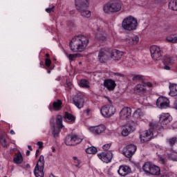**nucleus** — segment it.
Here are the masks:
<instances>
[{"label": "nucleus", "instance_id": "47", "mask_svg": "<svg viewBox=\"0 0 177 177\" xmlns=\"http://www.w3.org/2000/svg\"><path fill=\"white\" fill-rule=\"evenodd\" d=\"M37 146H39V149H43L44 148V142H38Z\"/></svg>", "mask_w": 177, "mask_h": 177}, {"label": "nucleus", "instance_id": "38", "mask_svg": "<svg viewBox=\"0 0 177 177\" xmlns=\"http://www.w3.org/2000/svg\"><path fill=\"white\" fill-rule=\"evenodd\" d=\"M80 86L82 88H89V84H88V81L86 80H80Z\"/></svg>", "mask_w": 177, "mask_h": 177}, {"label": "nucleus", "instance_id": "17", "mask_svg": "<svg viewBox=\"0 0 177 177\" xmlns=\"http://www.w3.org/2000/svg\"><path fill=\"white\" fill-rule=\"evenodd\" d=\"M132 109L129 107H124L120 112V120H127L131 117Z\"/></svg>", "mask_w": 177, "mask_h": 177}, {"label": "nucleus", "instance_id": "46", "mask_svg": "<svg viewBox=\"0 0 177 177\" xmlns=\"http://www.w3.org/2000/svg\"><path fill=\"white\" fill-rule=\"evenodd\" d=\"M75 167H76V168H80V165H81V160H76L75 161Z\"/></svg>", "mask_w": 177, "mask_h": 177}, {"label": "nucleus", "instance_id": "44", "mask_svg": "<svg viewBox=\"0 0 177 177\" xmlns=\"http://www.w3.org/2000/svg\"><path fill=\"white\" fill-rule=\"evenodd\" d=\"M111 147V143L106 144L102 147L103 150H109Z\"/></svg>", "mask_w": 177, "mask_h": 177}, {"label": "nucleus", "instance_id": "20", "mask_svg": "<svg viewBox=\"0 0 177 177\" xmlns=\"http://www.w3.org/2000/svg\"><path fill=\"white\" fill-rule=\"evenodd\" d=\"M172 121V116L169 113H162L160 115V122L162 125H168Z\"/></svg>", "mask_w": 177, "mask_h": 177}, {"label": "nucleus", "instance_id": "7", "mask_svg": "<svg viewBox=\"0 0 177 177\" xmlns=\"http://www.w3.org/2000/svg\"><path fill=\"white\" fill-rule=\"evenodd\" d=\"M45 167V158L40 156L38 162L34 169V174L36 177H44V167Z\"/></svg>", "mask_w": 177, "mask_h": 177}, {"label": "nucleus", "instance_id": "43", "mask_svg": "<svg viewBox=\"0 0 177 177\" xmlns=\"http://www.w3.org/2000/svg\"><path fill=\"white\" fill-rule=\"evenodd\" d=\"M52 64V61L49 59H45V64L46 67H50V64Z\"/></svg>", "mask_w": 177, "mask_h": 177}, {"label": "nucleus", "instance_id": "53", "mask_svg": "<svg viewBox=\"0 0 177 177\" xmlns=\"http://www.w3.org/2000/svg\"><path fill=\"white\" fill-rule=\"evenodd\" d=\"M10 133H11V135H15V131L13 130H11Z\"/></svg>", "mask_w": 177, "mask_h": 177}, {"label": "nucleus", "instance_id": "15", "mask_svg": "<svg viewBox=\"0 0 177 177\" xmlns=\"http://www.w3.org/2000/svg\"><path fill=\"white\" fill-rule=\"evenodd\" d=\"M97 156L100 160H102L103 162H106V164L111 162V160L113 159V152L111 151L98 153Z\"/></svg>", "mask_w": 177, "mask_h": 177}, {"label": "nucleus", "instance_id": "19", "mask_svg": "<svg viewBox=\"0 0 177 177\" xmlns=\"http://www.w3.org/2000/svg\"><path fill=\"white\" fill-rule=\"evenodd\" d=\"M139 42V37L138 35L128 36L126 38V44L128 46H133Z\"/></svg>", "mask_w": 177, "mask_h": 177}, {"label": "nucleus", "instance_id": "56", "mask_svg": "<svg viewBox=\"0 0 177 177\" xmlns=\"http://www.w3.org/2000/svg\"><path fill=\"white\" fill-rule=\"evenodd\" d=\"M26 168H28V169H30V165H26Z\"/></svg>", "mask_w": 177, "mask_h": 177}, {"label": "nucleus", "instance_id": "27", "mask_svg": "<svg viewBox=\"0 0 177 177\" xmlns=\"http://www.w3.org/2000/svg\"><path fill=\"white\" fill-rule=\"evenodd\" d=\"M163 64H167V66H172L174 64V58L169 55H166L163 59Z\"/></svg>", "mask_w": 177, "mask_h": 177}, {"label": "nucleus", "instance_id": "24", "mask_svg": "<svg viewBox=\"0 0 177 177\" xmlns=\"http://www.w3.org/2000/svg\"><path fill=\"white\" fill-rule=\"evenodd\" d=\"M118 173L120 176H127L128 174H131V168L128 166L122 165L119 167Z\"/></svg>", "mask_w": 177, "mask_h": 177}, {"label": "nucleus", "instance_id": "31", "mask_svg": "<svg viewBox=\"0 0 177 177\" xmlns=\"http://www.w3.org/2000/svg\"><path fill=\"white\" fill-rule=\"evenodd\" d=\"M144 115L145 112L141 109H138L133 113V117L137 119L142 118Z\"/></svg>", "mask_w": 177, "mask_h": 177}, {"label": "nucleus", "instance_id": "61", "mask_svg": "<svg viewBox=\"0 0 177 177\" xmlns=\"http://www.w3.org/2000/svg\"><path fill=\"white\" fill-rule=\"evenodd\" d=\"M109 102H110V103H111V100H109Z\"/></svg>", "mask_w": 177, "mask_h": 177}, {"label": "nucleus", "instance_id": "59", "mask_svg": "<svg viewBox=\"0 0 177 177\" xmlns=\"http://www.w3.org/2000/svg\"><path fill=\"white\" fill-rule=\"evenodd\" d=\"M71 85V83H68V86H70Z\"/></svg>", "mask_w": 177, "mask_h": 177}, {"label": "nucleus", "instance_id": "35", "mask_svg": "<svg viewBox=\"0 0 177 177\" xmlns=\"http://www.w3.org/2000/svg\"><path fill=\"white\" fill-rule=\"evenodd\" d=\"M177 141V138L176 137H173L171 138H167L166 142L171 147L174 146L175 143H176Z\"/></svg>", "mask_w": 177, "mask_h": 177}, {"label": "nucleus", "instance_id": "32", "mask_svg": "<svg viewBox=\"0 0 177 177\" xmlns=\"http://www.w3.org/2000/svg\"><path fill=\"white\" fill-rule=\"evenodd\" d=\"M64 117L65 120L68 122H73V121L75 120V117H74V115H71V113H68V112H65Z\"/></svg>", "mask_w": 177, "mask_h": 177}, {"label": "nucleus", "instance_id": "48", "mask_svg": "<svg viewBox=\"0 0 177 177\" xmlns=\"http://www.w3.org/2000/svg\"><path fill=\"white\" fill-rule=\"evenodd\" d=\"M159 160L160 161V162H162V164H165V159L164 158H162V156H160L159 158Z\"/></svg>", "mask_w": 177, "mask_h": 177}, {"label": "nucleus", "instance_id": "13", "mask_svg": "<svg viewBox=\"0 0 177 177\" xmlns=\"http://www.w3.org/2000/svg\"><path fill=\"white\" fill-rule=\"evenodd\" d=\"M153 131L151 130H145L140 133V139L142 143H147L153 138Z\"/></svg>", "mask_w": 177, "mask_h": 177}, {"label": "nucleus", "instance_id": "40", "mask_svg": "<svg viewBox=\"0 0 177 177\" xmlns=\"http://www.w3.org/2000/svg\"><path fill=\"white\" fill-rule=\"evenodd\" d=\"M78 57V54H70L68 55V58L71 62L75 60Z\"/></svg>", "mask_w": 177, "mask_h": 177}, {"label": "nucleus", "instance_id": "29", "mask_svg": "<svg viewBox=\"0 0 177 177\" xmlns=\"http://www.w3.org/2000/svg\"><path fill=\"white\" fill-rule=\"evenodd\" d=\"M13 161L15 164H21L23 162V155H21V153H16Z\"/></svg>", "mask_w": 177, "mask_h": 177}, {"label": "nucleus", "instance_id": "55", "mask_svg": "<svg viewBox=\"0 0 177 177\" xmlns=\"http://www.w3.org/2000/svg\"><path fill=\"white\" fill-rule=\"evenodd\" d=\"M161 177H169L167 174H163L161 176Z\"/></svg>", "mask_w": 177, "mask_h": 177}, {"label": "nucleus", "instance_id": "12", "mask_svg": "<svg viewBox=\"0 0 177 177\" xmlns=\"http://www.w3.org/2000/svg\"><path fill=\"white\" fill-rule=\"evenodd\" d=\"M137 147L136 145L130 144L125 147L122 150V154L127 157V158H131V157L136 152Z\"/></svg>", "mask_w": 177, "mask_h": 177}, {"label": "nucleus", "instance_id": "2", "mask_svg": "<svg viewBox=\"0 0 177 177\" xmlns=\"http://www.w3.org/2000/svg\"><path fill=\"white\" fill-rule=\"evenodd\" d=\"M75 6L82 17H91V11L88 10L89 0H75Z\"/></svg>", "mask_w": 177, "mask_h": 177}, {"label": "nucleus", "instance_id": "37", "mask_svg": "<svg viewBox=\"0 0 177 177\" xmlns=\"http://www.w3.org/2000/svg\"><path fill=\"white\" fill-rule=\"evenodd\" d=\"M100 28L97 29V39L99 41H106V38L104 35H100Z\"/></svg>", "mask_w": 177, "mask_h": 177}, {"label": "nucleus", "instance_id": "28", "mask_svg": "<svg viewBox=\"0 0 177 177\" xmlns=\"http://www.w3.org/2000/svg\"><path fill=\"white\" fill-rule=\"evenodd\" d=\"M62 104H63V102H62L60 100L54 102L53 104V110H55V111H59V110L62 109Z\"/></svg>", "mask_w": 177, "mask_h": 177}, {"label": "nucleus", "instance_id": "5", "mask_svg": "<svg viewBox=\"0 0 177 177\" xmlns=\"http://www.w3.org/2000/svg\"><path fill=\"white\" fill-rule=\"evenodd\" d=\"M122 27L123 30H126L127 31L136 30L138 27V20L131 16L128 17L122 21Z\"/></svg>", "mask_w": 177, "mask_h": 177}, {"label": "nucleus", "instance_id": "4", "mask_svg": "<svg viewBox=\"0 0 177 177\" xmlns=\"http://www.w3.org/2000/svg\"><path fill=\"white\" fill-rule=\"evenodd\" d=\"M122 8V4L120 1H112L106 3L103 7L104 13H117L120 12Z\"/></svg>", "mask_w": 177, "mask_h": 177}, {"label": "nucleus", "instance_id": "21", "mask_svg": "<svg viewBox=\"0 0 177 177\" xmlns=\"http://www.w3.org/2000/svg\"><path fill=\"white\" fill-rule=\"evenodd\" d=\"M90 131L92 133H94V135H100V133H103V132L106 131V127L103 124L91 127Z\"/></svg>", "mask_w": 177, "mask_h": 177}, {"label": "nucleus", "instance_id": "25", "mask_svg": "<svg viewBox=\"0 0 177 177\" xmlns=\"http://www.w3.org/2000/svg\"><path fill=\"white\" fill-rule=\"evenodd\" d=\"M104 86L105 88H107L109 91H113L115 86H117V84H115V82L111 79H109L106 80H104Z\"/></svg>", "mask_w": 177, "mask_h": 177}, {"label": "nucleus", "instance_id": "3", "mask_svg": "<svg viewBox=\"0 0 177 177\" xmlns=\"http://www.w3.org/2000/svg\"><path fill=\"white\" fill-rule=\"evenodd\" d=\"M50 125L52 131V136L55 139H57V137L63 128V118L62 115H57L56 124H55V118H52L50 121Z\"/></svg>", "mask_w": 177, "mask_h": 177}, {"label": "nucleus", "instance_id": "26", "mask_svg": "<svg viewBox=\"0 0 177 177\" xmlns=\"http://www.w3.org/2000/svg\"><path fill=\"white\" fill-rule=\"evenodd\" d=\"M169 95L170 96H176L177 95V84L174 83H169Z\"/></svg>", "mask_w": 177, "mask_h": 177}, {"label": "nucleus", "instance_id": "33", "mask_svg": "<svg viewBox=\"0 0 177 177\" xmlns=\"http://www.w3.org/2000/svg\"><path fill=\"white\" fill-rule=\"evenodd\" d=\"M171 10H177V0H171L169 3Z\"/></svg>", "mask_w": 177, "mask_h": 177}, {"label": "nucleus", "instance_id": "36", "mask_svg": "<svg viewBox=\"0 0 177 177\" xmlns=\"http://www.w3.org/2000/svg\"><path fill=\"white\" fill-rule=\"evenodd\" d=\"M168 157L172 161H177V152L176 151H172L170 153H168Z\"/></svg>", "mask_w": 177, "mask_h": 177}, {"label": "nucleus", "instance_id": "30", "mask_svg": "<svg viewBox=\"0 0 177 177\" xmlns=\"http://www.w3.org/2000/svg\"><path fill=\"white\" fill-rule=\"evenodd\" d=\"M132 132V127L129 125H126L122 131V136H128Z\"/></svg>", "mask_w": 177, "mask_h": 177}, {"label": "nucleus", "instance_id": "10", "mask_svg": "<svg viewBox=\"0 0 177 177\" xmlns=\"http://www.w3.org/2000/svg\"><path fill=\"white\" fill-rule=\"evenodd\" d=\"M100 112L104 117L109 118L115 114V108L112 104H107L101 108Z\"/></svg>", "mask_w": 177, "mask_h": 177}, {"label": "nucleus", "instance_id": "54", "mask_svg": "<svg viewBox=\"0 0 177 177\" xmlns=\"http://www.w3.org/2000/svg\"><path fill=\"white\" fill-rule=\"evenodd\" d=\"M26 156H30V151L29 150H28L26 151Z\"/></svg>", "mask_w": 177, "mask_h": 177}, {"label": "nucleus", "instance_id": "8", "mask_svg": "<svg viewBox=\"0 0 177 177\" xmlns=\"http://www.w3.org/2000/svg\"><path fill=\"white\" fill-rule=\"evenodd\" d=\"M142 169L146 174H150V175H160V167L156 166L149 162H145L142 166Z\"/></svg>", "mask_w": 177, "mask_h": 177}, {"label": "nucleus", "instance_id": "1", "mask_svg": "<svg viewBox=\"0 0 177 177\" xmlns=\"http://www.w3.org/2000/svg\"><path fill=\"white\" fill-rule=\"evenodd\" d=\"M89 45V37L84 35L75 36L70 42L72 52H84Z\"/></svg>", "mask_w": 177, "mask_h": 177}, {"label": "nucleus", "instance_id": "9", "mask_svg": "<svg viewBox=\"0 0 177 177\" xmlns=\"http://www.w3.org/2000/svg\"><path fill=\"white\" fill-rule=\"evenodd\" d=\"M98 60L100 63H106L107 60H110V49L108 48L100 49L98 53Z\"/></svg>", "mask_w": 177, "mask_h": 177}, {"label": "nucleus", "instance_id": "39", "mask_svg": "<svg viewBox=\"0 0 177 177\" xmlns=\"http://www.w3.org/2000/svg\"><path fill=\"white\" fill-rule=\"evenodd\" d=\"M0 143L3 147H8V142H6V139L3 136H0Z\"/></svg>", "mask_w": 177, "mask_h": 177}, {"label": "nucleus", "instance_id": "34", "mask_svg": "<svg viewBox=\"0 0 177 177\" xmlns=\"http://www.w3.org/2000/svg\"><path fill=\"white\" fill-rule=\"evenodd\" d=\"M86 153L88 154H96L97 153V149L95 147H91L86 149Z\"/></svg>", "mask_w": 177, "mask_h": 177}, {"label": "nucleus", "instance_id": "18", "mask_svg": "<svg viewBox=\"0 0 177 177\" xmlns=\"http://www.w3.org/2000/svg\"><path fill=\"white\" fill-rule=\"evenodd\" d=\"M73 102L77 109H82V107H84V103H85L84 96L80 95H75L73 98Z\"/></svg>", "mask_w": 177, "mask_h": 177}, {"label": "nucleus", "instance_id": "51", "mask_svg": "<svg viewBox=\"0 0 177 177\" xmlns=\"http://www.w3.org/2000/svg\"><path fill=\"white\" fill-rule=\"evenodd\" d=\"M73 160H74V161H78L79 160V159H78V158H77V156H74Z\"/></svg>", "mask_w": 177, "mask_h": 177}, {"label": "nucleus", "instance_id": "57", "mask_svg": "<svg viewBox=\"0 0 177 177\" xmlns=\"http://www.w3.org/2000/svg\"><path fill=\"white\" fill-rule=\"evenodd\" d=\"M52 150H53V152L54 153V151H56V149H55V148H52Z\"/></svg>", "mask_w": 177, "mask_h": 177}, {"label": "nucleus", "instance_id": "50", "mask_svg": "<svg viewBox=\"0 0 177 177\" xmlns=\"http://www.w3.org/2000/svg\"><path fill=\"white\" fill-rule=\"evenodd\" d=\"M39 154V149H37V150L36 151V153H35V157H36V158L38 157Z\"/></svg>", "mask_w": 177, "mask_h": 177}, {"label": "nucleus", "instance_id": "23", "mask_svg": "<svg viewBox=\"0 0 177 177\" xmlns=\"http://www.w3.org/2000/svg\"><path fill=\"white\" fill-rule=\"evenodd\" d=\"M149 131H153V132H160L162 129V126L157 122H151L149 123Z\"/></svg>", "mask_w": 177, "mask_h": 177}, {"label": "nucleus", "instance_id": "52", "mask_svg": "<svg viewBox=\"0 0 177 177\" xmlns=\"http://www.w3.org/2000/svg\"><path fill=\"white\" fill-rule=\"evenodd\" d=\"M28 149H29V150H30L31 151L32 150V147H31V145H28Z\"/></svg>", "mask_w": 177, "mask_h": 177}, {"label": "nucleus", "instance_id": "6", "mask_svg": "<svg viewBox=\"0 0 177 177\" xmlns=\"http://www.w3.org/2000/svg\"><path fill=\"white\" fill-rule=\"evenodd\" d=\"M82 140H84V137L77 134H71L66 137L64 142L66 146H76V145H80Z\"/></svg>", "mask_w": 177, "mask_h": 177}, {"label": "nucleus", "instance_id": "14", "mask_svg": "<svg viewBox=\"0 0 177 177\" xmlns=\"http://www.w3.org/2000/svg\"><path fill=\"white\" fill-rule=\"evenodd\" d=\"M156 106L161 110L169 107V100L165 97H159L156 101Z\"/></svg>", "mask_w": 177, "mask_h": 177}, {"label": "nucleus", "instance_id": "42", "mask_svg": "<svg viewBox=\"0 0 177 177\" xmlns=\"http://www.w3.org/2000/svg\"><path fill=\"white\" fill-rule=\"evenodd\" d=\"M142 84L145 86H148V88H153V83L151 82H142Z\"/></svg>", "mask_w": 177, "mask_h": 177}, {"label": "nucleus", "instance_id": "58", "mask_svg": "<svg viewBox=\"0 0 177 177\" xmlns=\"http://www.w3.org/2000/svg\"><path fill=\"white\" fill-rule=\"evenodd\" d=\"M46 56L47 57H49V54H46Z\"/></svg>", "mask_w": 177, "mask_h": 177}, {"label": "nucleus", "instance_id": "16", "mask_svg": "<svg viewBox=\"0 0 177 177\" xmlns=\"http://www.w3.org/2000/svg\"><path fill=\"white\" fill-rule=\"evenodd\" d=\"M123 53L118 50H111L110 49V54H109V59H111V60H114L115 62H117L122 57Z\"/></svg>", "mask_w": 177, "mask_h": 177}, {"label": "nucleus", "instance_id": "45", "mask_svg": "<svg viewBox=\"0 0 177 177\" xmlns=\"http://www.w3.org/2000/svg\"><path fill=\"white\" fill-rule=\"evenodd\" d=\"M53 9H55V6L50 8H46V12H47V13H52V12H54Z\"/></svg>", "mask_w": 177, "mask_h": 177}, {"label": "nucleus", "instance_id": "49", "mask_svg": "<svg viewBox=\"0 0 177 177\" xmlns=\"http://www.w3.org/2000/svg\"><path fill=\"white\" fill-rule=\"evenodd\" d=\"M164 68L165 70H171V66L168 64H165Z\"/></svg>", "mask_w": 177, "mask_h": 177}, {"label": "nucleus", "instance_id": "22", "mask_svg": "<svg viewBox=\"0 0 177 177\" xmlns=\"http://www.w3.org/2000/svg\"><path fill=\"white\" fill-rule=\"evenodd\" d=\"M146 91H147V89L144 84L142 85L138 84L134 87V92L136 95H145V93H146Z\"/></svg>", "mask_w": 177, "mask_h": 177}, {"label": "nucleus", "instance_id": "41", "mask_svg": "<svg viewBox=\"0 0 177 177\" xmlns=\"http://www.w3.org/2000/svg\"><path fill=\"white\" fill-rule=\"evenodd\" d=\"M143 76L140 75H136L133 77V81H142Z\"/></svg>", "mask_w": 177, "mask_h": 177}, {"label": "nucleus", "instance_id": "11", "mask_svg": "<svg viewBox=\"0 0 177 177\" xmlns=\"http://www.w3.org/2000/svg\"><path fill=\"white\" fill-rule=\"evenodd\" d=\"M151 56L153 60H161L162 50L157 46H152L150 48Z\"/></svg>", "mask_w": 177, "mask_h": 177}, {"label": "nucleus", "instance_id": "62", "mask_svg": "<svg viewBox=\"0 0 177 177\" xmlns=\"http://www.w3.org/2000/svg\"><path fill=\"white\" fill-rule=\"evenodd\" d=\"M118 75H121V74H118Z\"/></svg>", "mask_w": 177, "mask_h": 177}, {"label": "nucleus", "instance_id": "60", "mask_svg": "<svg viewBox=\"0 0 177 177\" xmlns=\"http://www.w3.org/2000/svg\"><path fill=\"white\" fill-rule=\"evenodd\" d=\"M87 114H89V111L88 110H87Z\"/></svg>", "mask_w": 177, "mask_h": 177}]
</instances>
